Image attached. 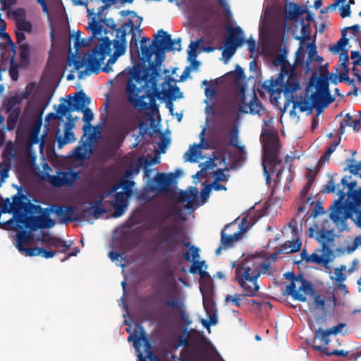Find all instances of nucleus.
<instances>
[{
	"label": "nucleus",
	"instance_id": "obj_1",
	"mask_svg": "<svg viewBox=\"0 0 361 361\" xmlns=\"http://www.w3.org/2000/svg\"><path fill=\"white\" fill-rule=\"evenodd\" d=\"M35 207L34 204H30ZM39 209L40 214L38 216H30L25 219V226L31 231H35L38 228H50L55 226L56 221L50 217L51 213L55 214L59 218V223L68 224L72 221H78L80 218H85L93 216L95 219L99 218L102 214L106 212V209L99 206H90L80 211V214L75 213V207L66 205H52L51 208H42L40 206H35Z\"/></svg>",
	"mask_w": 361,
	"mask_h": 361
},
{
	"label": "nucleus",
	"instance_id": "obj_2",
	"mask_svg": "<svg viewBox=\"0 0 361 361\" xmlns=\"http://www.w3.org/2000/svg\"><path fill=\"white\" fill-rule=\"evenodd\" d=\"M171 214L166 209H159L154 214L155 216L150 223L148 228H158L151 237V242L154 244L155 249H159L163 254L170 255L176 252L182 243L185 247H190V243L180 239L183 233L180 226L173 224L163 226L162 224L170 217Z\"/></svg>",
	"mask_w": 361,
	"mask_h": 361
},
{
	"label": "nucleus",
	"instance_id": "obj_3",
	"mask_svg": "<svg viewBox=\"0 0 361 361\" xmlns=\"http://www.w3.org/2000/svg\"><path fill=\"white\" fill-rule=\"evenodd\" d=\"M235 267L234 281L240 286L243 295L255 297L259 290L258 279L262 273L269 271L271 266L269 263L263 262L257 259L246 258Z\"/></svg>",
	"mask_w": 361,
	"mask_h": 361
},
{
	"label": "nucleus",
	"instance_id": "obj_4",
	"mask_svg": "<svg viewBox=\"0 0 361 361\" xmlns=\"http://www.w3.org/2000/svg\"><path fill=\"white\" fill-rule=\"evenodd\" d=\"M132 78L126 87L128 102L140 110H157L154 95L151 90L145 88L149 82L153 86V80L145 79V69L142 71L140 67H134Z\"/></svg>",
	"mask_w": 361,
	"mask_h": 361
},
{
	"label": "nucleus",
	"instance_id": "obj_5",
	"mask_svg": "<svg viewBox=\"0 0 361 361\" xmlns=\"http://www.w3.org/2000/svg\"><path fill=\"white\" fill-rule=\"evenodd\" d=\"M154 298L156 299L158 311L160 314V322L168 324L171 322L173 312L176 311L179 314L181 320L187 325L192 322L189 315L185 310V304L182 299L178 295H171L166 298V295L162 292H158Z\"/></svg>",
	"mask_w": 361,
	"mask_h": 361
},
{
	"label": "nucleus",
	"instance_id": "obj_6",
	"mask_svg": "<svg viewBox=\"0 0 361 361\" xmlns=\"http://www.w3.org/2000/svg\"><path fill=\"white\" fill-rule=\"evenodd\" d=\"M154 47V54L156 56V61L149 62L147 68H145V78L146 80H153V87L157 85L156 78L159 75L158 67L164 62L165 59V51H174L171 36L167 32L159 30L156 38L152 41Z\"/></svg>",
	"mask_w": 361,
	"mask_h": 361
},
{
	"label": "nucleus",
	"instance_id": "obj_7",
	"mask_svg": "<svg viewBox=\"0 0 361 361\" xmlns=\"http://www.w3.org/2000/svg\"><path fill=\"white\" fill-rule=\"evenodd\" d=\"M102 42L97 45L91 54L85 55L82 59L74 61V68L79 71L85 64L87 69L93 73H99L101 70V65L106 56L110 55L111 51V42L108 37L102 38Z\"/></svg>",
	"mask_w": 361,
	"mask_h": 361
},
{
	"label": "nucleus",
	"instance_id": "obj_8",
	"mask_svg": "<svg viewBox=\"0 0 361 361\" xmlns=\"http://www.w3.org/2000/svg\"><path fill=\"white\" fill-rule=\"evenodd\" d=\"M351 177L344 176L341 179V184L337 185L338 199L335 200L334 203L330 207L331 212L330 219L336 224L343 222L349 216V214H345V197L349 196V194L357 190L356 181H348Z\"/></svg>",
	"mask_w": 361,
	"mask_h": 361
},
{
	"label": "nucleus",
	"instance_id": "obj_9",
	"mask_svg": "<svg viewBox=\"0 0 361 361\" xmlns=\"http://www.w3.org/2000/svg\"><path fill=\"white\" fill-rule=\"evenodd\" d=\"M284 275L286 279L291 281L286 286V292L294 300L304 302L307 301L306 295H313L315 293L312 283L302 274L295 276L293 272H288Z\"/></svg>",
	"mask_w": 361,
	"mask_h": 361
},
{
	"label": "nucleus",
	"instance_id": "obj_10",
	"mask_svg": "<svg viewBox=\"0 0 361 361\" xmlns=\"http://www.w3.org/2000/svg\"><path fill=\"white\" fill-rule=\"evenodd\" d=\"M264 146V163L270 169L271 173H274L276 167L281 164L279 159V144L278 137H272L269 140H263Z\"/></svg>",
	"mask_w": 361,
	"mask_h": 361
},
{
	"label": "nucleus",
	"instance_id": "obj_11",
	"mask_svg": "<svg viewBox=\"0 0 361 361\" xmlns=\"http://www.w3.org/2000/svg\"><path fill=\"white\" fill-rule=\"evenodd\" d=\"M134 29H135V24L133 20L129 18L127 22L124 23L116 30V38L111 41L114 49V53L120 56L126 53L127 49V31L129 30L130 32H133Z\"/></svg>",
	"mask_w": 361,
	"mask_h": 361
},
{
	"label": "nucleus",
	"instance_id": "obj_12",
	"mask_svg": "<svg viewBox=\"0 0 361 361\" xmlns=\"http://www.w3.org/2000/svg\"><path fill=\"white\" fill-rule=\"evenodd\" d=\"M247 222V217L243 218L241 223L238 226L239 230L233 234H226L225 230L231 226H235V221L225 226L224 229L221 232V243L224 248L232 247L233 244L240 239L241 234L247 229L245 226Z\"/></svg>",
	"mask_w": 361,
	"mask_h": 361
},
{
	"label": "nucleus",
	"instance_id": "obj_13",
	"mask_svg": "<svg viewBox=\"0 0 361 361\" xmlns=\"http://www.w3.org/2000/svg\"><path fill=\"white\" fill-rule=\"evenodd\" d=\"M141 343H143L146 356H143L141 353L137 354V361H161L157 356H156L152 350V345L149 338L145 336L143 331L140 336H136L134 342L133 347L138 349L141 346Z\"/></svg>",
	"mask_w": 361,
	"mask_h": 361
},
{
	"label": "nucleus",
	"instance_id": "obj_14",
	"mask_svg": "<svg viewBox=\"0 0 361 361\" xmlns=\"http://www.w3.org/2000/svg\"><path fill=\"white\" fill-rule=\"evenodd\" d=\"M331 336L328 329L324 330L322 328L317 329L314 338L313 348L326 355L330 350L329 345Z\"/></svg>",
	"mask_w": 361,
	"mask_h": 361
},
{
	"label": "nucleus",
	"instance_id": "obj_15",
	"mask_svg": "<svg viewBox=\"0 0 361 361\" xmlns=\"http://www.w3.org/2000/svg\"><path fill=\"white\" fill-rule=\"evenodd\" d=\"M317 240L321 244L322 248L319 250L322 252V255L329 259H334V252L330 247V243L334 240V236L331 231L327 230H319L317 232Z\"/></svg>",
	"mask_w": 361,
	"mask_h": 361
},
{
	"label": "nucleus",
	"instance_id": "obj_16",
	"mask_svg": "<svg viewBox=\"0 0 361 361\" xmlns=\"http://www.w3.org/2000/svg\"><path fill=\"white\" fill-rule=\"evenodd\" d=\"M78 178V173L71 170L61 171L56 176L49 177L51 184L54 187L71 186Z\"/></svg>",
	"mask_w": 361,
	"mask_h": 361
},
{
	"label": "nucleus",
	"instance_id": "obj_17",
	"mask_svg": "<svg viewBox=\"0 0 361 361\" xmlns=\"http://www.w3.org/2000/svg\"><path fill=\"white\" fill-rule=\"evenodd\" d=\"M310 100L313 103L318 114L329 106L334 101L330 93L314 91L310 96Z\"/></svg>",
	"mask_w": 361,
	"mask_h": 361
},
{
	"label": "nucleus",
	"instance_id": "obj_18",
	"mask_svg": "<svg viewBox=\"0 0 361 361\" xmlns=\"http://www.w3.org/2000/svg\"><path fill=\"white\" fill-rule=\"evenodd\" d=\"M114 200H111V205L114 207V216L119 217L123 214L127 209L128 195L122 192H115Z\"/></svg>",
	"mask_w": 361,
	"mask_h": 361
},
{
	"label": "nucleus",
	"instance_id": "obj_19",
	"mask_svg": "<svg viewBox=\"0 0 361 361\" xmlns=\"http://www.w3.org/2000/svg\"><path fill=\"white\" fill-rule=\"evenodd\" d=\"M174 179L173 174L158 173L154 178L153 180L156 183V186H152V190H156L157 192L165 194L169 192V186Z\"/></svg>",
	"mask_w": 361,
	"mask_h": 361
},
{
	"label": "nucleus",
	"instance_id": "obj_20",
	"mask_svg": "<svg viewBox=\"0 0 361 361\" xmlns=\"http://www.w3.org/2000/svg\"><path fill=\"white\" fill-rule=\"evenodd\" d=\"M38 241L44 244L47 247H56L61 252H66L70 245H66V242L61 238L51 235L47 231H42V236Z\"/></svg>",
	"mask_w": 361,
	"mask_h": 361
},
{
	"label": "nucleus",
	"instance_id": "obj_21",
	"mask_svg": "<svg viewBox=\"0 0 361 361\" xmlns=\"http://www.w3.org/2000/svg\"><path fill=\"white\" fill-rule=\"evenodd\" d=\"M245 42L243 32L240 27L228 28V35L225 38L226 44L235 47H240Z\"/></svg>",
	"mask_w": 361,
	"mask_h": 361
},
{
	"label": "nucleus",
	"instance_id": "obj_22",
	"mask_svg": "<svg viewBox=\"0 0 361 361\" xmlns=\"http://www.w3.org/2000/svg\"><path fill=\"white\" fill-rule=\"evenodd\" d=\"M203 305L208 315L209 320L202 319V324L204 328L209 329L211 326L216 325L218 322L216 310L215 309L214 304L212 300L204 299Z\"/></svg>",
	"mask_w": 361,
	"mask_h": 361
},
{
	"label": "nucleus",
	"instance_id": "obj_23",
	"mask_svg": "<svg viewBox=\"0 0 361 361\" xmlns=\"http://www.w3.org/2000/svg\"><path fill=\"white\" fill-rule=\"evenodd\" d=\"M287 77L286 80L283 82L281 87H283V91L287 94H293L300 88V82L297 78V74L294 69H290L285 75Z\"/></svg>",
	"mask_w": 361,
	"mask_h": 361
},
{
	"label": "nucleus",
	"instance_id": "obj_24",
	"mask_svg": "<svg viewBox=\"0 0 361 361\" xmlns=\"http://www.w3.org/2000/svg\"><path fill=\"white\" fill-rule=\"evenodd\" d=\"M302 260L305 261L307 263H315L319 265H322L325 268L329 267V263L332 261V259H329L325 257V255H319L317 253H312V255H308L305 250H303L300 253Z\"/></svg>",
	"mask_w": 361,
	"mask_h": 361
},
{
	"label": "nucleus",
	"instance_id": "obj_25",
	"mask_svg": "<svg viewBox=\"0 0 361 361\" xmlns=\"http://www.w3.org/2000/svg\"><path fill=\"white\" fill-rule=\"evenodd\" d=\"M313 87L315 89V91L330 93L328 77H319L316 78L312 77L309 80L306 92H309Z\"/></svg>",
	"mask_w": 361,
	"mask_h": 361
},
{
	"label": "nucleus",
	"instance_id": "obj_26",
	"mask_svg": "<svg viewBox=\"0 0 361 361\" xmlns=\"http://www.w3.org/2000/svg\"><path fill=\"white\" fill-rule=\"evenodd\" d=\"M285 1L286 2V18L288 20H297L302 15L305 13L306 9L303 8L302 6H299L297 4L294 2H290L288 4V0Z\"/></svg>",
	"mask_w": 361,
	"mask_h": 361
},
{
	"label": "nucleus",
	"instance_id": "obj_27",
	"mask_svg": "<svg viewBox=\"0 0 361 361\" xmlns=\"http://www.w3.org/2000/svg\"><path fill=\"white\" fill-rule=\"evenodd\" d=\"M140 49L142 58L143 61H149L152 55L154 54L153 44H150V39L147 37H143L140 40Z\"/></svg>",
	"mask_w": 361,
	"mask_h": 361
},
{
	"label": "nucleus",
	"instance_id": "obj_28",
	"mask_svg": "<svg viewBox=\"0 0 361 361\" xmlns=\"http://www.w3.org/2000/svg\"><path fill=\"white\" fill-rule=\"evenodd\" d=\"M265 113L266 109L264 107L262 102L258 99L256 94L253 93L252 98L247 103V114L262 116Z\"/></svg>",
	"mask_w": 361,
	"mask_h": 361
},
{
	"label": "nucleus",
	"instance_id": "obj_29",
	"mask_svg": "<svg viewBox=\"0 0 361 361\" xmlns=\"http://www.w3.org/2000/svg\"><path fill=\"white\" fill-rule=\"evenodd\" d=\"M345 210H353L355 207H361V188L349 194L345 202Z\"/></svg>",
	"mask_w": 361,
	"mask_h": 361
},
{
	"label": "nucleus",
	"instance_id": "obj_30",
	"mask_svg": "<svg viewBox=\"0 0 361 361\" xmlns=\"http://www.w3.org/2000/svg\"><path fill=\"white\" fill-rule=\"evenodd\" d=\"M198 189L195 187H190L189 190L183 192L180 191L179 201L187 202V208L192 207L193 202L195 201V198L198 195Z\"/></svg>",
	"mask_w": 361,
	"mask_h": 361
},
{
	"label": "nucleus",
	"instance_id": "obj_31",
	"mask_svg": "<svg viewBox=\"0 0 361 361\" xmlns=\"http://www.w3.org/2000/svg\"><path fill=\"white\" fill-rule=\"evenodd\" d=\"M69 99H73L75 104H78L80 110L82 111L85 106L89 105L90 104L91 99L87 96V94L84 92L83 90H80L75 94L73 97L71 94L68 96Z\"/></svg>",
	"mask_w": 361,
	"mask_h": 361
},
{
	"label": "nucleus",
	"instance_id": "obj_32",
	"mask_svg": "<svg viewBox=\"0 0 361 361\" xmlns=\"http://www.w3.org/2000/svg\"><path fill=\"white\" fill-rule=\"evenodd\" d=\"M61 100H63V102L59 104V106L60 108L63 117L67 116L68 115H71V113L74 111H81L80 107L78 106V104H75L72 99L66 101L65 99L61 98Z\"/></svg>",
	"mask_w": 361,
	"mask_h": 361
},
{
	"label": "nucleus",
	"instance_id": "obj_33",
	"mask_svg": "<svg viewBox=\"0 0 361 361\" xmlns=\"http://www.w3.org/2000/svg\"><path fill=\"white\" fill-rule=\"evenodd\" d=\"M283 74H278L277 77L275 80L272 78L270 80H265L262 87L268 93H273L275 92V88L277 86H282L283 82Z\"/></svg>",
	"mask_w": 361,
	"mask_h": 361
},
{
	"label": "nucleus",
	"instance_id": "obj_34",
	"mask_svg": "<svg viewBox=\"0 0 361 361\" xmlns=\"http://www.w3.org/2000/svg\"><path fill=\"white\" fill-rule=\"evenodd\" d=\"M18 189V192L17 195H16L15 196L13 197V203H12V209L16 212L25 210L27 205V204L26 202H25V201H24L26 199V197L23 194L19 195V194L21 191V188L20 187Z\"/></svg>",
	"mask_w": 361,
	"mask_h": 361
},
{
	"label": "nucleus",
	"instance_id": "obj_35",
	"mask_svg": "<svg viewBox=\"0 0 361 361\" xmlns=\"http://www.w3.org/2000/svg\"><path fill=\"white\" fill-rule=\"evenodd\" d=\"M7 113L8 114L6 121L7 129L8 130H13L18 123L21 113V109L20 106H18L16 109Z\"/></svg>",
	"mask_w": 361,
	"mask_h": 361
},
{
	"label": "nucleus",
	"instance_id": "obj_36",
	"mask_svg": "<svg viewBox=\"0 0 361 361\" xmlns=\"http://www.w3.org/2000/svg\"><path fill=\"white\" fill-rule=\"evenodd\" d=\"M180 357L185 361H211L207 358L198 356V353L193 349H185L180 352Z\"/></svg>",
	"mask_w": 361,
	"mask_h": 361
},
{
	"label": "nucleus",
	"instance_id": "obj_37",
	"mask_svg": "<svg viewBox=\"0 0 361 361\" xmlns=\"http://www.w3.org/2000/svg\"><path fill=\"white\" fill-rule=\"evenodd\" d=\"M273 63L274 66H280L281 68V73L279 74H283V76L285 77V75L289 71L290 69H293L292 67H288L287 63L288 61L286 59V56L284 54H278L273 60Z\"/></svg>",
	"mask_w": 361,
	"mask_h": 361
},
{
	"label": "nucleus",
	"instance_id": "obj_38",
	"mask_svg": "<svg viewBox=\"0 0 361 361\" xmlns=\"http://www.w3.org/2000/svg\"><path fill=\"white\" fill-rule=\"evenodd\" d=\"M128 133V130L126 128H120L116 130L112 139L114 147L119 148L124 142Z\"/></svg>",
	"mask_w": 361,
	"mask_h": 361
},
{
	"label": "nucleus",
	"instance_id": "obj_39",
	"mask_svg": "<svg viewBox=\"0 0 361 361\" xmlns=\"http://www.w3.org/2000/svg\"><path fill=\"white\" fill-rule=\"evenodd\" d=\"M348 42L349 39L346 37V29H343L341 32V39L334 44V47L331 48V50L335 53H338L339 51L342 52L343 51L346 50L345 47L348 44Z\"/></svg>",
	"mask_w": 361,
	"mask_h": 361
},
{
	"label": "nucleus",
	"instance_id": "obj_40",
	"mask_svg": "<svg viewBox=\"0 0 361 361\" xmlns=\"http://www.w3.org/2000/svg\"><path fill=\"white\" fill-rule=\"evenodd\" d=\"M20 102L21 99L18 97H11L4 99V107L6 112L12 111L19 106Z\"/></svg>",
	"mask_w": 361,
	"mask_h": 361
},
{
	"label": "nucleus",
	"instance_id": "obj_41",
	"mask_svg": "<svg viewBox=\"0 0 361 361\" xmlns=\"http://www.w3.org/2000/svg\"><path fill=\"white\" fill-rule=\"evenodd\" d=\"M20 58L21 63L24 66H27L30 63V47L27 44H22L19 46Z\"/></svg>",
	"mask_w": 361,
	"mask_h": 361
},
{
	"label": "nucleus",
	"instance_id": "obj_42",
	"mask_svg": "<svg viewBox=\"0 0 361 361\" xmlns=\"http://www.w3.org/2000/svg\"><path fill=\"white\" fill-rule=\"evenodd\" d=\"M135 29L133 32H130L128 30L127 33H131V39L130 41V52L131 56L136 55L137 57L140 56V50L138 47V37H137L136 33L134 32Z\"/></svg>",
	"mask_w": 361,
	"mask_h": 361
},
{
	"label": "nucleus",
	"instance_id": "obj_43",
	"mask_svg": "<svg viewBox=\"0 0 361 361\" xmlns=\"http://www.w3.org/2000/svg\"><path fill=\"white\" fill-rule=\"evenodd\" d=\"M293 104L294 106V109L298 107L300 112L311 111L313 108H314V106H313V103L312 102L311 100H310V97L307 99H305L300 102L293 101Z\"/></svg>",
	"mask_w": 361,
	"mask_h": 361
},
{
	"label": "nucleus",
	"instance_id": "obj_44",
	"mask_svg": "<svg viewBox=\"0 0 361 361\" xmlns=\"http://www.w3.org/2000/svg\"><path fill=\"white\" fill-rule=\"evenodd\" d=\"M30 240V235L25 231H20L16 234V247L19 252H22L24 250L23 243L29 242Z\"/></svg>",
	"mask_w": 361,
	"mask_h": 361
},
{
	"label": "nucleus",
	"instance_id": "obj_45",
	"mask_svg": "<svg viewBox=\"0 0 361 361\" xmlns=\"http://www.w3.org/2000/svg\"><path fill=\"white\" fill-rule=\"evenodd\" d=\"M347 167L345 170H348L352 174L355 176H359L361 178V167L358 165V164H355L356 162L355 159L352 158H348L346 159Z\"/></svg>",
	"mask_w": 361,
	"mask_h": 361
},
{
	"label": "nucleus",
	"instance_id": "obj_46",
	"mask_svg": "<svg viewBox=\"0 0 361 361\" xmlns=\"http://www.w3.org/2000/svg\"><path fill=\"white\" fill-rule=\"evenodd\" d=\"M199 251L200 249L196 246H190L189 251H186L183 254L184 259L188 262L195 261L200 257Z\"/></svg>",
	"mask_w": 361,
	"mask_h": 361
},
{
	"label": "nucleus",
	"instance_id": "obj_47",
	"mask_svg": "<svg viewBox=\"0 0 361 361\" xmlns=\"http://www.w3.org/2000/svg\"><path fill=\"white\" fill-rule=\"evenodd\" d=\"M75 140V137L74 135V133L72 132V130H64V137L62 138L61 136H59L57 137L58 141V145L59 147H63L64 145L73 142Z\"/></svg>",
	"mask_w": 361,
	"mask_h": 361
},
{
	"label": "nucleus",
	"instance_id": "obj_48",
	"mask_svg": "<svg viewBox=\"0 0 361 361\" xmlns=\"http://www.w3.org/2000/svg\"><path fill=\"white\" fill-rule=\"evenodd\" d=\"M238 97L239 101L238 110L241 113L247 114L248 102H246V96L245 94V91L243 88L240 90L238 94Z\"/></svg>",
	"mask_w": 361,
	"mask_h": 361
},
{
	"label": "nucleus",
	"instance_id": "obj_49",
	"mask_svg": "<svg viewBox=\"0 0 361 361\" xmlns=\"http://www.w3.org/2000/svg\"><path fill=\"white\" fill-rule=\"evenodd\" d=\"M308 55L306 61L307 71H311L310 63L314 59V56L317 55V47L314 44L310 43L308 44Z\"/></svg>",
	"mask_w": 361,
	"mask_h": 361
},
{
	"label": "nucleus",
	"instance_id": "obj_50",
	"mask_svg": "<svg viewBox=\"0 0 361 361\" xmlns=\"http://www.w3.org/2000/svg\"><path fill=\"white\" fill-rule=\"evenodd\" d=\"M15 55L12 54L10 59L9 75L13 80L16 81L19 78L18 66L19 65L14 61Z\"/></svg>",
	"mask_w": 361,
	"mask_h": 361
},
{
	"label": "nucleus",
	"instance_id": "obj_51",
	"mask_svg": "<svg viewBox=\"0 0 361 361\" xmlns=\"http://www.w3.org/2000/svg\"><path fill=\"white\" fill-rule=\"evenodd\" d=\"M119 188V185H114L111 187V188L104 193L99 198V200L95 201V202H90L89 204L90 206H99L102 207V202L103 200L110 196L111 194L114 193Z\"/></svg>",
	"mask_w": 361,
	"mask_h": 361
},
{
	"label": "nucleus",
	"instance_id": "obj_52",
	"mask_svg": "<svg viewBox=\"0 0 361 361\" xmlns=\"http://www.w3.org/2000/svg\"><path fill=\"white\" fill-rule=\"evenodd\" d=\"M90 27L92 31V37H96L97 35H102V32L106 30L104 26L99 22H91L90 23Z\"/></svg>",
	"mask_w": 361,
	"mask_h": 361
},
{
	"label": "nucleus",
	"instance_id": "obj_53",
	"mask_svg": "<svg viewBox=\"0 0 361 361\" xmlns=\"http://www.w3.org/2000/svg\"><path fill=\"white\" fill-rule=\"evenodd\" d=\"M301 242L299 240H297L293 245H287L285 244L281 249L280 252L283 253H293L298 252L300 250L301 247Z\"/></svg>",
	"mask_w": 361,
	"mask_h": 361
},
{
	"label": "nucleus",
	"instance_id": "obj_54",
	"mask_svg": "<svg viewBox=\"0 0 361 361\" xmlns=\"http://www.w3.org/2000/svg\"><path fill=\"white\" fill-rule=\"evenodd\" d=\"M17 30L31 32L32 30V25L30 22L25 20V19H18L16 23Z\"/></svg>",
	"mask_w": 361,
	"mask_h": 361
},
{
	"label": "nucleus",
	"instance_id": "obj_55",
	"mask_svg": "<svg viewBox=\"0 0 361 361\" xmlns=\"http://www.w3.org/2000/svg\"><path fill=\"white\" fill-rule=\"evenodd\" d=\"M360 246H361V235L355 238L353 242L349 243L345 247V251L348 254H350L353 252L356 249H357Z\"/></svg>",
	"mask_w": 361,
	"mask_h": 361
},
{
	"label": "nucleus",
	"instance_id": "obj_56",
	"mask_svg": "<svg viewBox=\"0 0 361 361\" xmlns=\"http://www.w3.org/2000/svg\"><path fill=\"white\" fill-rule=\"evenodd\" d=\"M231 137L230 139V145L234 147L238 148L240 152L244 151V147L238 145V130L235 128L231 129Z\"/></svg>",
	"mask_w": 361,
	"mask_h": 361
},
{
	"label": "nucleus",
	"instance_id": "obj_57",
	"mask_svg": "<svg viewBox=\"0 0 361 361\" xmlns=\"http://www.w3.org/2000/svg\"><path fill=\"white\" fill-rule=\"evenodd\" d=\"M344 212L345 214H349V216L348 218H353V214H354L355 218L353 220L359 227H361V209L357 207H355V209L353 210L345 209L344 210Z\"/></svg>",
	"mask_w": 361,
	"mask_h": 361
},
{
	"label": "nucleus",
	"instance_id": "obj_58",
	"mask_svg": "<svg viewBox=\"0 0 361 361\" xmlns=\"http://www.w3.org/2000/svg\"><path fill=\"white\" fill-rule=\"evenodd\" d=\"M81 111L83 113L82 119L85 123V125L84 126L83 128L85 129L87 127V126L90 125V123L93 120L94 114L92 111L88 107L82 109Z\"/></svg>",
	"mask_w": 361,
	"mask_h": 361
},
{
	"label": "nucleus",
	"instance_id": "obj_59",
	"mask_svg": "<svg viewBox=\"0 0 361 361\" xmlns=\"http://www.w3.org/2000/svg\"><path fill=\"white\" fill-rule=\"evenodd\" d=\"M301 32V36L295 37L297 40L302 42L305 39H310V32L308 24H305L303 22L302 23Z\"/></svg>",
	"mask_w": 361,
	"mask_h": 361
},
{
	"label": "nucleus",
	"instance_id": "obj_60",
	"mask_svg": "<svg viewBox=\"0 0 361 361\" xmlns=\"http://www.w3.org/2000/svg\"><path fill=\"white\" fill-rule=\"evenodd\" d=\"M135 185V182L129 180H124L121 183L116 184L115 185H119V188H122L128 195H130L132 192L133 187Z\"/></svg>",
	"mask_w": 361,
	"mask_h": 361
},
{
	"label": "nucleus",
	"instance_id": "obj_61",
	"mask_svg": "<svg viewBox=\"0 0 361 361\" xmlns=\"http://www.w3.org/2000/svg\"><path fill=\"white\" fill-rule=\"evenodd\" d=\"M40 248L41 247H24V250L20 252L27 257L39 256L41 250Z\"/></svg>",
	"mask_w": 361,
	"mask_h": 361
},
{
	"label": "nucleus",
	"instance_id": "obj_62",
	"mask_svg": "<svg viewBox=\"0 0 361 361\" xmlns=\"http://www.w3.org/2000/svg\"><path fill=\"white\" fill-rule=\"evenodd\" d=\"M1 37L3 39L7 41V46H5V49H9L12 54H13V55H16V47L11 39L9 35L6 32H3Z\"/></svg>",
	"mask_w": 361,
	"mask_h": 361
},
{
	"label": "nucleus",
	"instance_id": "obj_63",
	"mask_svg": "<svg viewBox=\"0 0 361 361\" xmlns=\"http://www.w3.org/2000/svg\"><path fill=\"white\" fill-rule=\"evenodd\" d=\"M120 56L114 53L110 56L106 64L102 68V71L105 73H110L112 71L111 65L114 64L118 59Z\"/></svg>",
	"mask_w": 361,
	"mask_h": 361
},
{
	"label": "nucleus",
	"instance_id": "obj_64",
	"mask_svg": "<svg viewBox=\"0 0 361 361\" xmlns=\"http://www.w3.org/2000/svg\"><path fill=\"white\" fill-rule=\"evenodd\" d=\"M305 53L302 46L300 45L295 53V65H302L305 61Z\"/></svg>",
	"mask_w": 361,
	"mask_h": 361
}]
</instances>
